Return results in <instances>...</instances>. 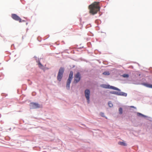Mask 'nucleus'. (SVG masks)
I'll return each instance as SVG.
<instances>
[{"mask_svg":"<svg viewBox=\"0 0 152 152\" xmlns=\"http://www.w3.org/2000/svg\"><path fill=\"white\" fill-rule=\"evenodd\" d=\"M89 13L91 15H94L99 11L100 9V2L94 1L88 6Z\"/></svg>","mask_w":152,"mask_h":152,"instance_id":"f257e3e1","label":"nucleus"},{"mask_svg":"<svg viewBox=\"0 0 152 152\" xmlns=\"http://www.w3.org/2000/svg\"><path fill=\"white\" fill-rule=\"evenodd\" d=\"M108 105L110 107H112L113 106V104L111 102H109L108 103Z\"/></svg>","mask_w":152,"mask_h":152,"instance_id":"6ab92c4d","label":"nucleus"},{"mask_svg":"<svg viewBox=\"0 0 152 152\" xmlns=\"http://www.w3.org/2000/svg\"><path fill=\"white\" fill-rule=\"evenodd\" d=\"M85 97L87 100L88 103H89L90 102V91L88 89H86L85 91Z\"/></svg>","mask_w":152,"mask_h":152,"instance_id":"20e7f679","label":"nucleus"},{"mask_svg":"<svg viewBox=\"0 0 152 152\" xmlns=\"http://www.w3.org/2000/svg\"><path fill=\"white\" fill-rule=\"evenodd\" d=\"M31 106L32 108L35 109L40 107L39 105L36 103H31Z\"/></svg>","mask_w":152,"mask_h":152,"instance_id":"39448f33","label":"nucleus"},{"mask_svg":"<svg viewBox=\"0 0 152 152\" xmlns=\"http://www.w3.org/2000/svg\"><path fill=\"white\" fill-rule=\"evenodd\" d=\"M12 18L13 19H21L16 14H12Z\"/></svg>","mask_w":152,"mask_h":152,"instance_id":"0eeeda50","label":"nucleus"},{"mask_svg":"<svg viewBox=\"0 0 152 152\" xmlns=\"http://www.w3.org/2000/svg\"><path fill=\"white\" fill-rule=\"evenodd\" d=\"M18 20L20 22H21V20L19 19V20Z\"/></svg>","mask_w":152,"mask_h":152,"instance_id":"4be33fe9","label":"nucleus"},{"mask_svg":"<svg viewBox=\"0 0 152 152\" xmlns=\"http://www.w3.org/2000/svg\"><path fill=\"white\" fill-rule=\"evenodd\" d=\"M64 72V69L61 67L59 69L58 74L57 76V79L59 81H60L63 77V74Z\"/></svg>","mask_w":152,"mask_h":152,"instance_id":"f03ea898","label":"nucleus"},{"mask_svg":"<svg viewBox=\"0 0 152 152\" xmlns=\"http://www.w3.org/2000/svg\"><path fill=\"white\" fill-rule=\"evenodd\" d=\"M103 74L104 75H109L110 73L109 72L106 71L104 72L103 73Z\"/></svg>","mask_w":152,"mask_h":152,"instance_id":"a211bd4d","label":"nucleus"},{"mask_svg":"<svg viewBox=\"0 0 152 152\" xmlns=\"http://www.w3.org/2000/svg\"><path fill=\"white\" fill-rule=\"evenodd\" d=\"M38 65H39V67L40 68L42 69H43V68H44L43 66L39 62V63H38Z\"/></svg>","mask_w":152,"mask_h":152,"instance_id":"4468645a","label":"nucleus"},{"mask_svg":"<svg viewBox=\"0 0 152 152\" xmlns=\"http://www.w3.org/2000/svg\"><path fill=\"white\" fill-rule=\"evenodd\" d=\"M73 75V72L72 71H71L70 72V73L69 74V78L67 80L71 81L72 79V78Z\"/></svg>","mask_w":152,"mask_h":152,"instance_id":"423d86ee","label":"nucleus"},{"mask_svg":"<svg viewBox=\"0 0 152 152\" xmlns=\"http://www.w3.org/2000/svg\"><path fill=\"white\" fill-rule=\"evenodd\" d=\"M119 95L120 96H127V94L126 93H125L124 92H120V91L119 92Z\"/></svg>","mask_w":152,"mask_h":152,"instance_id":"9d476101","label":"nucleus"},{"mask_svg":"<svg viewBox=\"0 0 152 152\" xmlns=\"http://www.w3.org/2000/svg\"><path fill=\"white\" fill-rule=\"evenodd\" d=\"M120 91H113V92L112 93V94H116L118 95H119V92Z\"/></svg>","mask_w":152,"mask_h":152,"instance_id":"2eb2a0df","label":"nucleus"},{"mask_svg":"<svg viewBox=\"0 0 152 152\" xmlns=\"http://www.w3.org/2000/svg\"><path fill=\"white\" fill-rule=\"evenodd\" d=\"M123 76L124 77H129V75L127 74H124L123 75Z\"/></svg>","mask_w":152,"mask_h":152,"instance_id":"aec40b11","label":"nucleus"},{"mask_svg":"<svg viewBox=\"0 0 152 152\" xmlns=\"http://www.w3.org/2000/svg\"><path fill=\"white\" fill-rule=\"evenodd\" d=\"M137 115L139 116H142L144 117H145V116L144 115L140 113H137Z\"/></svg>","mask_w":152,"mask_h":152,"instance_id":"f3484780","label":"nucleus"},{"mask_svg":"<svg viewBox=\"0 0 152 152\" xmlns=\"http://www.w3.org/2000/svg\"><path fill=\"white\" fill-rule=\"evenodd\" d=\"M80 74L79 72H77L75 75L74 82L75 83H77L79 82L81 79Z\"/></svg>","mask_w":152,"mask_h":152,"instance_id":"7ed1b4c3","label":"nucleus"},{"mask_svg":"<svg viewBox=\"0 0 152 152\" xmlns=\"http://www.w3.org/2000/svg\"><path fill=\"white\" fill-rule=\"evenodd\" d=\"M95 22H97V20H96V21H95Z\"/></svg>","mask_w":152,"mask_h":152,"instance_id":"b1692460","label":"nucleus"},{"mask_svg":"<svg viewBox=\"0 0 152 152\" xmlns=\"http://www.w3.org/2000/svg\"><path fill=\"white\" fill-rule=\"evenodd\" d=\"M110 88L112 89H113V90H118V91H120V90L118 88L115 87L114 86H110Z\"/></svg>","mask_w":152,"mask_h":152,"instance_id":"9b49d317","label":"nucleus"},{"mask_svg":"<svg viewBox=\"0 0 152 152\" xmlns=\"http://www.w3.org/2000/svg\"><path fill=\"white\" fill-rule=\"evenodd\" d=\"M71 81L67 80L66 85V88L69 90L70 88V84L71 83Z\"/></svg>","mask_w":152,"mask_h":152,"instance_id":"1a4fd4ad","label":"nucleus"},{"mask_svg":"<svg viewBox=\"0 0 152 152\" xmlns=\"http://www.w3.org/2000/svg\"><path fill=\"white\" fill-rule=\"evenodd\" d=\"M118 144L124 146H126L127 145L126 143L123 142H119Z\"/></svg>","mask_w":152,"mask_h":152,"instance_id":"ddd939ff","label":"nucleus"},{"mask_svg":"<svg viewBox=\"0 0 152 152\" xmlns=\"http://www.w3.org/2000/svg\"><path fill=\"white\" fill-rule=\"evenodd\" d=\"M123 110L122 108H120L119 109V113L120 114H121L122 113Z\"/></svg>","mask_w":152,"mask_h":152,"instance_id":"dca6fc26","label":"nucleus"},{"mask_svg":"<svg viewBox=\"0 0 152 152\" xmlns=\"http://www.w3.org/2000/svg\"><path fill=\"white\" fill-rule=\"evenodd\" d=\"M131 107H132V108H134V107L133 106H131Z\"/></svg>","mask_w":152,"mask_h":152,"instance_id":"5701e85b","label":"nucleus"},{"mask_svg":"<svg viewBox=\"0 0 152 152\" xmlns=\"http://www.w3.org/2000/svg\"><path fill=\"white\" fill-rule=\"evenodd\" d=\"M100 115L102 117H104V114L103 113H100Z\"/></svg>","mask_w":152,"mask_h":152,"instance_id":"412c9836","label":"nucleus"},{"mask_svg":"<svg viewBox=\"0 0 152 152\" xmlns=\"http://www.w3.org/2000/svg\"><path fill=\"white\" fill-rule=\"evenodd\" d=\"M101 86L104 88H110V86L106 85H101Z\"/></svg>","mask_w":152,"mask_h":152,"instance_id":"f8f14e48","label":"nucleus"},{"mask_svg":"<svg viewBox=\"0 0 152 152\" xmlns=\"http://www.w3.org/2000/svg\"><path fill=\"white\" fill-rule=\"evenodd\" d=\"M142 85L147 87L152 88V84H149L147 83H142Z\"/></svg>","mask_w":152,"mask_h":152,"instance_id":"6e6552de","label":"nucleus"}]
</instances>
